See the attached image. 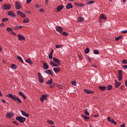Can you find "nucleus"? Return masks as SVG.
Masks as SVG:
<instances>
[{
    "instance_id": "28",
    "label": "nucleus",
    "mask_w": 127,
    "mask_h": 127,
    "mask_svg": "<svg viewBox=\"0 0 127 127\" xmlns=\"http://www.w3.org/2000/svg\"><path fill=\"white\" fill-rule=\"evenodd\" d=\"M23 23H28V22H29V19L28 18L24 19L23 20Z\"/></svg>"
},
{
    "instance_id": "42",
    "label": "nucleus",
    "mask_w": 127,
    "mask_h": 127,
    "mask_svg": "<svg viewBox=\"0 0 127 127\" xmlns=\"http://www.w3.org/2000/svg\"><path fill=\"white\" fill-rule=\"evenodd\" d=\"M62 35H64V36H67L69 35V34H68V33H67L66 32L64 31L62 33Z\"/></svg>"
},
{
    "instance_id": "49",
    "label": "nucleus",
    "mask_w": 127,
    "mask_h": 127,
    "mask_svg": "<svg viewBox=\"0 0 127 127\" xmlns=\"http://www.w3.org/2000/svg\"><path fill=\"white\" fill-rule=\"evenodd\" d=\"M50 64L53 67V66H54V64H55V63H54V62L51 61L50 62Z\"/></svg>"
},
{
    "instance_id": "9",
    "label": "nucleus",
    "mask_w": 127,
    "mask_h": 127,
    "mask_svg": "<svg viewBox=\"0 0 127 127\" xmlns=\"http://www.w3.org/2000/svg\"><path fill=\"white\" fill-rule=\"evenodd\" d=\"M44 73H45V74H48V75H51V76H52V77L53 76V72H52V71H51V70L50 69L45 70L44 71Z\"/></svg>"
},
{
    "instance_id": "46",
    "label": "nucleus",
    "mask_w": 127,
    "mask_h": 127,
    "mask_svg": "<svg viewBox=\"0 0 127 127\" xmlns=\"http://www.w3.org/2000/svg\"><path fill=\"white\" fill-rule=\"evenodd\" d=\"M42 97L45 100H47V95H42Z\"/></svg>"
},
{
    "instance_id": "64",
    "label": "nucleus",
    "mask_w": 127,
    "mask_h": 127,
    "mask_svg": "<svg viewBox=\"0 0 127 127\" xmlns=\"http://www.w3.org/2000/svg\"><path fill=\"white\" fill-rule=\"evenodd\" d=\"M120 127H126V124H122Z\"/></svg>"
},
{
    "instance_id": "11",
    "label": "nucleus",
    "mask_w": 127,
    "mask_h": 127,
    "mask_svg": "<svg viewBox=\"0 0 127 127\" xmlns=\"http://www.w3.org/2000/svg\"><path fill=\"white\" fill-rule=\"evenodd\" d=\"M6 30L7 31H8V32L11 33V34H12L13 35H16V34L13 32V31H12V29L11 27H9L8 28H6Z\"/></svg>"
},
{
    "instance_id": "12",
    "label": "nucleus",
    "mask_w": 127,
    "mask_h": 127,
    "mask_svg": "<svg viewBox=\"0 0 127 127\" xmlns=\"http://www.w3.org/2000/svg\"><path fill=\"white\" fill-rule=\"evenodd\" d=\"M56 30L59 32V33H62L63 31V28L61 26H57L56 28Z\"/></svg>"
},
{
    "instance_id": "60",
    "label": "nucleus",
    "mask_w": 127,
    "mask_h": 127,
    "mask_svg": "<svg viewBox=\"0 0 127 127\" xmlns=\"http://www.w3.org/2000/svg\"><path fill=\"white\" fill-rule=\"evenodd\" d=\"M4 26V24L1 23L0 24V27H3Z\"/></svg>"
},
{
    "instance_id": "55",
    "label": "nucleus",
    "mask_w": 127,
    "mask_h": 127,
    "mask_svg": "<svg viewBox=\"0 0 127 127\" xmlns=\"http://www.w3.org/2000/svg\"><path fill=\"white\" fill-rule=\"evenodd\" d=\"M123 69H127V65H124L123 66Z\"/></svg>"
},
{
    "instance_id": "41",
    "label": "nucleus",
    "mask_w": 127,
    "mask_h": 127,
    "mask_svg": "<svg viewBox=\"0 0 127 127\" xmlns=\"http://www.w3.org/2000/svg\"><path fill=\"white\" fill-rule=\"evenodd\" d=\"M48 123L50 124V125H54V122L52 120L48 121Z\"/></svg>"
},
{
    "instance_id": "6",
    "label": "nucleus",
    "mask_w": 127,
    "mask_h": 127,
    "mask_svg": "<svg viewBox=\"0 0 127 127\" xmlns=\"http://www.w3.org/2000/svg\"><path fill=\"white\" fill-rule=\"evenodd\" d=\"M17 15H19L20 16H21V17H22L23 18H25L26 17V15L21 12V11H17Z\"/></svg>"
},
{
    "instance_id": "56",
    "label": "nucleus",
    "mask_w": 127,
    "mask_h": 127,
    "mask_svg": "<svg viewBox=\"0 0 127 127\" xmlns=\"http://www.w3.org/2000/svg\"><path fill=\"white\" fill-rule=\"evenodd\" d=\"M31 2V0H26V3L28 4Z\"/></svg>"
},
{
    "instance_id": "17",
    "label": "nucleus",
    "mask_w": 127,
    "mask_h": 127,
    "mask_svg": "<svg viewBox=\"0 0 127 127\" xmlns=\"http://www.w3.org/2000/svg\"><path fill=\"white\" fill-rule=\"evenodd\" d=\"M20 112H21L22 115H23V116H25V117H26V118L29 117V114L28 113H26L23 110H20Z\"/></svg>"
},
{
    "instance_id": "50",
    "label": "nucleus",
    "mask_w": 127,
    "mask_h": 127,
    "mask_svg": "<svg viewBox=\"0 0 127 127\" xmlns=\"http://www.w3.org/2000/svg\"><path fill=\"white\" fill-rule=\"evenodd\" d=\"M35 8H40V5H38V4H36L35 5Z\"/></svg>"
},
{
    "instance_id": "59",
    "label": "nucleus",
    "mask_w": 127,
    "mask_h": 127,
    "mask_svg": "<svg viewBox=\"0 0 127 127\" xmlns=\"http://www.w3.org/2000/svg\"><path fill=\"white\" fill-rule=\"evenodd\" d=\"M58 66H59V64H56L55 63L53 67H58Z\"/></svg>"
},
{
    "instance_id": "48",
    "label": "nucleus",
    "mask_w": 127,
    "mask_h": 127,
    "mask_svg": "<svg viewBox=\"0 0 127 127\" xmlns=\"http://www.w3.org/2000/svg\"><path fill=\"white\" fill-rule=\"evenodd\" d=\"M122 63H123V64H127V60H123Z\"/></svg>"
},
{
    "instance_id": "37",
    "label": "nucleus",
    "mask_w": 127,
    "mask_h": 127,
    "mask_svg": "<svg viewBox=\"0 0 127 127\" xmlns=\"http://www.w3.org/2000/svg\"><path fill=\"white\" fill-rule=\"evenodd\" d=\"M84 115H86V116H90V114L89 113L87 109H85L84 110Z\"/></svg>"
},
{
    "instance_id": "63",
    "label": "nucleus",
    "mask_w": 127,
    "mask_h": 127,
    "mask_svg": "<svg viewBox=\"0 0 127 127\" xmlns=\"http://www.w3.org/2000/svg\"><path fill=\"white\" fill-rule=\"evenodd\" d=\"M122 33H127V30L125 31H122Z\"/></svg>"
},
{
    "instance_id": "39",
    "label": "nucleus",
    "mask_w": 127,
    "mask_h": 127,
    "mask_svg": "<svg viewBox=\"0 0 127 127\" xmlns=\"http://www.w3.org/2000/svg\"><path fill=\"white\" fill-rule=\"evenodd\" d=\"M93 53H94V54H96V55L99 54L100 53V52L97 50H94Z\"/></svg>"
},
{
    "instance_id": "61",
    "label": "nucleus",
    "mask_w": 127,
    "mask_h": 127,
    "mask_svg": "<svg viewBox=\"0 0 127 127\" xmlns=\"http://www.w3.org/2000/svg\"><path fill=\"white\" fill-rule=\"evenodd\" d=\"M74 5H75L76 6H79V3H77L76 2H75L74 3Z\"/></svg>"
},
{
    "instance_id": "30",
    "label": "nucleus",
    "mask_w": 127,
    "mask_h": 127,
    "mask_svg": "<svg viewBox=\"0 0 127 127\" xmlns=\"http://www.w3.org/2000/svg\"><path fill=\"white\" fill-rule=\"evenodd\" d=\"M49 87L51 89H53V88H55V87H56V83H53L52 85H50Z\"/></svg>"
},
{
    "instance_id": "53",
    "label": "nucleus",
    "mask_w": 127,
    "mask_h": 127,
    "mask_svg": "<svg viewBox=\"0 0 127 127\" xmlns=\"http://www.w3.org/2000/svg\"><path fill=\"white\" fill-rule=\"evenodd\" d=\"M18 94H19V96H21V97H22V96L23 95V92H19Z\"/></svg>"
},
{
    "instance_id": "23",
    "label": "nucleus",
    "mask_w": 127,
    "mask_h": 127,
    "mask_svg": "<svg viewBox=\"0 0 127 127\" xmlns=\"http://www.w3.org/2000/svg\"><path fill=\"white\" fill-rule=\"evenodd\" d=\"M98 88L101 90V91H106L107 89L106 86H99Z\"/></svg>"
},
{
    "instance_id": "36",
    "label": "nucleus",
    "mask_w": 127,
    "mask_h": 127,
    "mask_svg": "<svg viewBox=\"0 0 127 127\" xmlns=\"http://www.w3.org/2000/svg\"><path fill=\"white\" fill-rule=\"evenodd\" d=\"M93 3H95V1L94 0H90V1H88L87 2V4H93Z\"/></svg>"
},
{
    "instance_id": "47",
    "label": "nucleus",
    "mask_w": 127,
    "mask_h": 127,
    "mask_svg": "<svg viewBox=\"0 0 127 127\" xmlns=\"http://www.w3.org/2000/svg\"><path fill=\"white\" fill-rule=\"evenodd\" d=\"M111 123L112 124H114V125H117V122H116L115 121V120H114V119H113V120H111Z\"/></svg>"
},
{
    "instance_id": "44",
    "label": "nucleus",
    "mask_w": 127,
    "mask_h": 127,
    "mask_svg": "<svg viewBox=\"0 0 127 127\" xmlns=\"http://www.w3.org/2000/svg\"><path fill=\"white\" fill-rule=\"evenodd\" d=\"M63 45H56V48H61Z\"/></svg>"
},
{
    "instance_id": "29",
    "label": "nucleus",
    "mask_w": 127,
    "mask_h": 127,
    "mask_svg": "<svg viewBox=\"0 0 127 127\" xmlns=\"http://www.w3.org/2000/svg\"><path fill=\"white\" fill-rule=\"evenodd\" d=\"M17 58L18 60H19V61H20V62L21 63H23V60H22V58H21L20 57V56H17Z\"/></svg>"
},
{
    "instance_id": "34",
    "label": "nucleus",
    "mask_w": 127,
    "mask_h": 127,
    "mask_svg": "<svg viewBox=\"0 0 127 127\" xmlns=\"http://www.w3.org/2000/svg\"><path fill=\"white\" fill-rule=\"evenodd\" d=\"M113 89V86L109 85L107 86V91H110V90H112Z\"/></svg>"
},
{
    "instance_id": "3",
    "label": "nucleus",
    "mask_w": 127,
    "mask_h": 127,
    "mask_svg": "<svg viewBox=\"0 0 127 127\" xmlns=\"http://www.w3.org/2000/svg\"><path fill=\"white\" fill-rule=\"evenodd\" d=\"M16 120L18 121V122H19V123H24V122L26 121V118L21 116H18L16 117Z\"/></svg>"
},
{
    "instance_id": "26",
    "label": "nucleus",
    "mask_w": 127,
    "mask_h": 127,
    "mask_svg": "<svg viewBox=\"0 0 127 127\" xmlns=\"http://www.w3.org/2000/svg\"><path fill=\"white\" fill-rule=\"evenodd\" d=\"M84 18L82 17H79L77 19L78 22H81L82 21H84Z\"/></svg>"
},
{
    "instance_id": "45",
    "label": "nucleus",
    "mask_w": 127,
    "mask_h": 127,
    "mask_svg": "<svg viewBox=\"0 0 127 127\" xmlns=\"http://www.w3.org/2000/svg\"><path fill=\"white\" fill-rule=\"evenodd\" d=\"M12 123L14 125H16V126H19V124H18V122L17 121H13Z\"/></svg>"
},
{
    "instance_id": "51",
    "label": "nucleus",
    "mask_w": 127,
    "mask_h": 127,
    "mask_svg": "<svg viewBox=\"0 0 127 127\" xmlns=\"http://www.w3.org/2000/svg\"><path fill=\"white\" fill-rule=\"evenodd\" d=\"M49 59H52L53 58V57L52 56V55L50 54L49 55Z\"/></svg>"
},
{
    "instance_id": "1",
    "label": "nucleus",
    "mask_w": 127,
    "mask_h": 127,
    "mask_svg": "<svg viewBox=\"0 0 127 127\" xmlns=\"http://www.w3.org/2000/svg\"><path fill=\"white\" fill-rule=\"evenodd\" d=\"M6 97L11 99L12 100H13V101H16L18 104H21V103H22V101H21V100H20V98H19L18 97H16L15 95L13 96L11 93L6 95Z\"/></svg>"
},
{
    "instance_id": "58",
    "label": "nucleus",
    "mask_w": 127,
    "mask_h": 127,
    "mask_svg": "<svg viewBox=\"0 0 127 127\" xmlns=\"http://www.w3.org/2000/svg\"><path fill=\"white\" fill-rule=\"evenodd\" d=\"M22 97H23V98L24 99V100H26V96H25V95H24V94H23L22 95Z\"/></svg>"
},
{
    "instance_id": "25",
    "label": "nucleus",
    "mask_w": 127,
    "mask_h": 127,
    "mask_svg": "<svg viewBox=\"0 0 127 127\" xmlns=\"http://www.w3.org/2000/svg\"><path fill=\"white\" fill-rule=\"evenodd\" d=\"M52 83H53L52 78H51L50 80H48V81L46 82L47 85H51Z\"/></svg>"
},
{
    "instance_id": "14",
    "label": "nucleus",
    "mask_w": 127,
    "mask_h": 127,
    "mask_svg": "<svg viewBox=\"0 0 127 127\" xmlns=\"http://www.w3.org/2000/svg\"><path fill=\"white\" fill-rule=\"evenodd\" d=\"M5 117L7 119H11V118H12V117H13V114H12L10 113H7L6 114Z\"/></svg>"
},
{
    "instance_id": "21",
    "label": "nucleus",
    "mask_w": 127,
    "mask_h": 127,
    "mask_svg": "<svg viewBox=\"0 0 127 127\" xmlns=\"http://www.w3.org/2000/svg\"><path fill=\"white\" fill-rule=\"evenodd\" d=\"M100 18L101 19H104V20H107V16L105 15L104 14H101L100 16Z\"/></svg>"
},
{
    "instance_id": "15",
    "label": "nucleus",
    "mask_w": 127,
    "mask_h": 127,
    "mask_svg": "<svg viewBox=\"0 0 127 127\" xmlns=\"http://www.w3.org/2000/svg\"><path fill=\"white\" fill-rule=\"evenodd\" d=\"M18 40L20 41V40H25V37L21 35H18Z\"/></svg>"
},
{
    "instance_id": "52",
    "label": "nucleus",
    "mask_w": 127,
    "mask_h": 127,
    "mask_svg": "<svg viewBox=\"0 0 127 127\" xmlns=\"http://www.w3.org/2000/svg\"><path fill=\"white\" fill-rule=\"evenodd\" d=\"M107 121L108 122H110V123L112 122V120H111V118L110 117H108L107 118Z\"/></svg>"
},
{
    "instance_id": "7",
    "label": "nucleus",
    "mask_w": 127,
    "mask_h": 127,
    "mask_svg": "<svg viewBox=\"0 0 127 127\" xmlns=\"http://www.w3.org/2000/svg\"><path fill=\"white\" fill-rule=\"evenodd\" d=\"M15 8L17 10L20 9L21 8V4L18 1L15 2Z\"/></svg>"
},
{
    "instance_id": "54",
    "label": "nucleus",
    "mask_w": 127,
    "mask_h": 127,
    "mask_svg": "<svg viewBox=\"0 0 127 127\" xmlns=\"http://www.w3.org/2000/svg\"><path fill=\"white\" fill-rule=\"evenodd\" d=\"M77 84V82H76V81H73L72 82V84L73 85V86H76Z\"/></svg>"
},
{
    "instance_id": "2",
    "label": "nucleus",
    "mask_w": 127,
    "mask_h": 127,
    "mask_svg": "<svg viewBox=\"0 0 127 127\" xmlns=\"http://www.w3.org/2000/svg\"><path fill=\"white\" fill-rule=\"evenodd\" d=\"M2 9H4V10H9L10 8H11V5L9 3H5L2 6Z\"/></svg>"
},
{
    "instance_id": "24",
    "label": "nucleus",
    "mask_w": 127,
    "mask_h": 127,
    "mask_svg": "<svg viewBox=\"0 0 127 127\" xmlns=\"http://www.w3.org/2000/svg\"><path fill=\"white\" fill-rule=\"evenodd\" d=\"M25 62H27V63H28V64H30V65H32V64H33L32 61H31L30 58H28L27 60H25Z\"/></svg>"
},
{
    "instance_id": "22",
    "label": "nucleus",
    "mask_w": 127,
    "mask_h": 127,
    "mask_svg": "<svg viewBox=\"0 0 127 127\" xmlns=\"http://www.w3.org/2000/svg\"><path fill=\"white\" fill-rule=\"evenodd\" d=\"M21 28H22V25H20V26H15L13 27V29L15 30H18L19 29H21Z\"/></svg>"
},
{
    "instance_id": "18",
    "label": "nucleus",
    "mask_w": 127,
    "mask_h": 127,
    "mask_svg": "<svg viewBox=\"0 0 127 127\" xmlns=\"http://www.w3.org/2000/svg\"><path fill=\"white\" fill-rule=\"evenodd\" d=\"M43 68L44 70H47V69H49V65H48V64L47 63H44Z\"/></svg>"
},
{
    "instance_id": "19",
    "label": "nucleus",
    "mask_w": 127,
    "mask_h": 127,
    "mask_svg": "<svg viewBox=\"0 0 127 127\" xmlns=\"http://www.w3.org/2000/svg\"><path fill=\"white\" fill-rule=\"evenodd\" d=\"M53 70H54V72H55L56 73H59V72H60V71H61V67H54L53 68Z\"/></svg>"
},
{
    "instance_id": "4",
    "label": "nucleus",
    "mask_w": 127,
    "mask_h": 127,
    "mask_svg": "<svg viewBox=\"0 0 127 127\" xmlns=\"http://www.w3.org/2000/svg\"><path fill=\"white\" fill-rule=\"evenodd\" d=\"M118 81H122L123 80V70L122 69H120L118 70Z\"/></svg>"
},
{
    "instance_id": "5",
    "label": "nucleus",
    "mask_w": 127,
    "mask_h": 127,
    "mask_svg": "<svg viewBox=\"0 0 127 127\" xmlns=\"http://www.w3.org/2000/svg\"><path fill=\"white\" fill-rule=\"evenodd\" d=\"M38 79H39V82L41 84H43V83H44V79H43V78L42 77V75H41V73L40 72H38Z\"/></svg>"
},
{
    "instance_id": "33",
    "label": "nucleus",
    "mask_w": 127,
    "mask_h": 127,
    "mask_svg": "<svg viewBox=\"0 0 127 127\" xmlns=\"http://www.w3.org/2000/svg\"><path fill=\"white\" fill-rule=\"evenodd\" d=\"M121 83L119 82H117V83L115 84V88H119V87H120V86H121Z\"/></svg>"
},
{
    "instance_id": "16",
    "label": "nucleus",
    "mask_w": 127,
    "mask_h": 127,
    "mask_svg": "<svg viewBox=\"0 0 127 127\" xmlns=\"http://www.w3.org/2000/svg\"><path fill=\"white\" fill-rule=\"evenodd\" d=\"M66 9H71V8H73V5H72L71 3H68L66 5Z\"/></svg>"
},
{
    "instance_id": "38",
    "label": "nucleus",
    "mask_w": 127,
    "mask_h": 127,
    "mask_svg": "<svg viewBox=\"0 0 127 127\" xmlns=\"http://www.w3.org/2000/svg\"><path fill=\"white\" fill-rule=\"evenodd\" d=\"M85 54H88L89 52H90V49L89 48H86L85 51H84Z\"/></svg>"
},
{
    "instance_id": "57",
    "label": "nucleus",
    "mask_w": 127,
    "mask_h": 127,
    "mask_svg": "<svg viewBox=\"0 0 127 127\" xmlns=\"http://www.w3.org/2000/svg\"><path fill=\"white\" fill-rule=\"evenodd\" d=\"M40 100L41 102H44L45 99L42 97L40 98Z\"/></svg>"
},
{
    "instance_id": "35",
    "label": "nucleus",
    "mask_w": 127,
    "mask_h": 127,
    "mask_svg": "<svg viewBox=\"0 0 127 127\" xmlns=\"http://www.w3.org/2000/svg\"><path fill=\"white\" fill-rule=\"evenodd\" d=\"M123 38V36L120 35L119 37L115 38L116 41H118V40H120V39H122Z\"/></svg>"
},
{
    "instance_id": "32",
    "label": "nucleus",
    "mask_w": 127,
    "mask_h": 127,
    "mask_svg": "<svg viewBox=\"0 0 127 127\" xmlns=\"http://www.w3.org/2000/svg\"><path fill=\"white\" fill-rule=\"evenodd\" d=\"M81 116L82 117V118H84V120H88L90 119L89 117H88L87 116H86L85 115H81Z\"/></svg>"
},
{
    "instance_id": "20",
    "label": "nucleus",
    "mask_w": 127,
    "mask_h": 127,
    "mask_svg": "<svg viewBox=\"0 0 127 127\" xmlns=\"http://www.w3.org/2000/svg\"><path fill=\"white\" fill-rule=\"evenodd\" d=\"M84 91L85 92V93H86V94H94L93 91L89 90L86 89H84Z\"/></svg>"
},
{
    "instance_id": "10",
    "label": "nucleus",
    "mask_w": 127,
    "mask_h": 127,
    "mask_svg": "<svg viewBox=\"0 0 127 127\" xmlns=\"http://www.w3.org/2000/svg\"><path fill=\"white\" fill-rule=\"evenodd\" d=\"M53 61L56 64H58V65H61V62H60V60L56 58H53Z\"/></svg>"
},
{
    "instance_id": "8",
    "label": "nucleus",
    "mask_w": 127,
    "mask_h": 127,
    "mask_svg": "<svg viewBox=\"0 0 127 127\" xmlns=\"http://www.w3.org/2000/svg\"><path fill=\"white\" fill-rule=\"evenodd\" d=\"M7 15H9V16H11V17H15V16H16L15 14H14V13L12 11H8Z\"/></svg>"
},
{
    "instance_id": "62",
    "label": "nucleus",
    "mask_w": 127,
    "mask_h": 127,
    "mask_svg": "<svg viewBox=\"0 0 127 127\" xmlns=\"http://www.w3.org/2000/svg\"><path fill=\"white\" fill-rule=\"evenodd\" d=\"M39 11H40V12H44V9H39Z\"/></svg>"
},
{
    "instance_id": "27",
    "label": "nucleus",
    "mask_w": 127,
    "mask_h": 127,
    "mask_svg": "<svg viewBox=\"0 0 127 127\" xmlns=\"http://www.w3.org/2000/svg\"><path fill=\"white\" fill-rule=\"evenodd\" d=\"M11 67L12 68V69H14L15 70H16V69L17 68V66L15 64H12L11 65Z\"/></svg>"
},
{
    "instance_id": "13",
    "label": "nucleus",
    "mask_w": 127,
    "mask_h": 127,
    "mask_svg": "<svg viewBox=\"0 0 127 127\" xmlns=\"http://www.w3.org/2000/svg\"><path fill=\"white\" fill-rule=\"evenodd\" d=\"M63 8H64V5H59V6H58L57 7V11L58 12L61 11V10H62V9H63Z\"/></svg>"
},
{
    "instance_id": "43",
    "label": "nucleus",
    "mask_w": 127,
    "mask_h": 127,
    "mask_svg": "<svg viewBox=\"0 0 127 127\" xmlns=\"http://www.w3.org/2000/svg\"><path fill=\"white\" fill-rule=\"evenodd\" d=\"M85 6V5L84 3H78V6H80V7H83Z\"/></svg>"
},
{
    "instance_id": "31",
    "label": "nucleus",
    "mask_w": 127,
    "mask_h": 127,
    "mask_svg": "<svg viewBox=\"0 0 127 127\" xmlns=\"http://www.w3.org/2000/svg\"><path fill=\"white\" fill-rule=\"evenodd\" d=\"M57 88H58L59 89L62 90L64 88L63 86L62 85V84H58L57 85Z\"/></svg>"
},
{
    "instance_id": "40",
    "label": "nucleus",
    "mask_w": 127,
    "mask_h": 127,
    "mask_svg": "<svg viewBox=\"0 0 127 127\" xmlns=\"http://www.w3.org/2000/svg\"><path fill=\"white\" fill-rule=\"evenodd\" d=\"M1 21L5 22V21H8V18H4L1 19Z\"/></svg>"
}]
</instances>
